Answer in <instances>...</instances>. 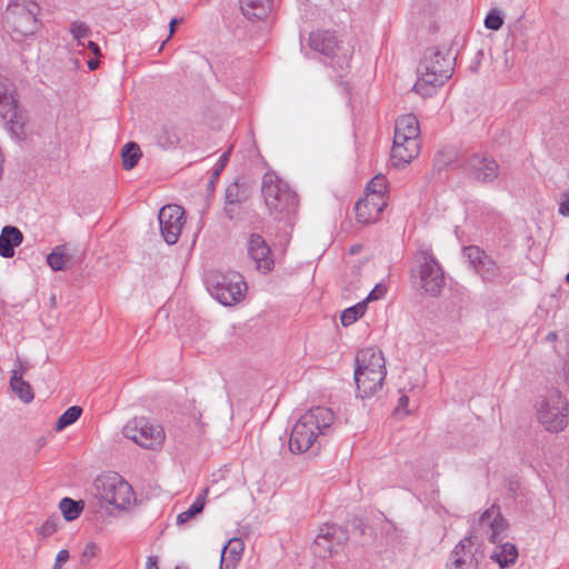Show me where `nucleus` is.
Listing matches in <instances>:
<instances>
[{
	"instance_id": "nucleus-28",
	"label": "nucleus",
	"mask_w": 569,
	"mask_h": 569,
	"mask_svg": "<svg viewBox=\"0 0 569 569\" xmlns=\"http://www.w3.org/2000/svg\"><path fill=\"white\" fill-rule=\"evenodd\" d=\"M249 199V192L244 183H240L238 180L231 182L224 192L226 202H238L243 203Z\"/></svg>"
},
{
	"instance_id": "nucleus-17",
	"label": "nucleus",
	"mask_w": 569,
	"mask_h": 569,
	"mask_svg": "<svg viewBox=\"0 0 569 569\" xmlns=\"http://www.w3.org/2000/svg\"><path fill=\"white\" fill-rule=\"evenodd\" d=\"M247 250L256 268L263 273L271 271L274 267L271 250L262 236L258 233L250 234L247 243Z\"/></svg>"
},
{
	"instance_id": "nucleus-9",
	"label": "nucleus",
	"mask_w": 569,
	"mask_h": 569,
	"mask_svg": "<svg viewBox=\"0 0 569 569\" xmlns=\"http://www.w3.org/2000/svg\"><path fill=\"white\" fill-rule=\"evenodd\" d=\"M122 433L127 439L148 450H158L162 447L166 435L159 425H153L144 417H136L129 420Z\"/></svg>"
},
{
	"instance_id": "nucleus-14",
	"label": "nucleus",
	"mask_w": 569,
	"mask_h": 569,
	"mask_svg": "<svg viewBox=\"0 0 569 569\" xmlns=\"http://www.w3.org/2000/svg\"><path fill=\"white\" fill-rule=\"evenodd\" d=\"M161 236L168 244L178 242L184 224V210L178 204L163 206L158 214Z\"/></svg>"
},
{
	"instance_id": "nucleus-26",
	"label": "nucleus",
	"mask_w": 569,
	"mask_h": 569,
	"mask_svg": "<svg viewBox=\"0 0 569 569\" xmlns=\"http://www.w3.org/2000/svg\"><path fill=\"white\" fill-rule=\"evenodd\" d=\"M71 259V256L66 253L64 244L54 247L53 250L47 256V262L53 271L67 270Z\"/></svg>"
},
{
	"instance_id": "nucleus-45",
	"label": "nucleus",
	"mask_w": 569,
	"mask_h": 569,
	"mask_svg": "<svg viewBox=\"0 0 569 569\" xmlns=\"http://www.w3.org/2000/svg\"><path fill=\"white\" fill-rule=\"evenodd\" d=\"M70 558V553L67 549H62L58 552L53 568L61 569L62 565L66 563Z\"/></svg>"
},
{
	"instance_id": "nucleus-35",
	"label": "nucleus",
	"mask_w": 569,
	"mask_h": 569,
	"mask_svg": "<svg viewBox=\"0 0 569 569\" xmlns=\"http://www.w3.org/2000/svg\"><path fill=\"white\" fill-rule=\"evenodd\" d=\"M388 190V182L385 176L377 174L367 184L366 196H377L381 200H386V193Z\"/></svg>"
},
{
	"instance_id": "nucleus-27",
	"label": "nucleus",
	"mask_w": 569,
	"mask_h": 569,
	"mask_svg": "<svg viewBox=\"0 0 569 569\" xmlns=\"http://www.w3.org/2000/svg\"><path fill=\"white\" fill-rule=\"evenodd\" d=\"M475 270L483 281L488 282H496L501 276L500 268L489 256H487Z\"/></svg>"
},
{
	"instance_id": "nucleus-10",
	"label": "nucleus",
	"mask_w": 569,
	"mask_h": 569,
	"mask_svg": "<svg viewBox=\"0 0 569 569\" xmlns=\"http://www.w3.org/2000/svg\"><path fill=\"white\" fill-rule=\"evenodd\" d=\"M0 117L13 138L24 139L26 117L18 106L14 91L2 80H0Z\"/></svg>"
},
{
	"instance_id": "nucleus-19",
	"label": "nucleus",
	"mask_w": 569,
	"mask_h": 569,
	"mask_svg": "<svg viewBox=\"0 0 569 569\" xmlns=\"http://www.w3.org/2000/svg\"><path fill=\"white\" fill-rule=\"evenodd\" d=\"M387 371H363L355 369L358 396L362 399L375 396L382 389Z\"/></svg>"
},
{
	"instance_id": "nucleus-37",
	"label": "nucleus",
	"mask_w": 569,
	"mask_h": 569,
	"mask_svg": "<svg viewBox=\"0 0 569 569\" xmlns=\"http://www.w3.org/2000/svg\"><path fill=\"white\" fill-rule=\"evenodd\" d=\"M463 256L472 268L476 269L488 254L477 246H469L463 248Z\"/></svg>"
},
{
	"instance_id": "nucleus-42",
	"label": "nucleus",
	"mask_w": 569,
	"mask_h": 569,
	"mask_svg": "<svg viewBox=\"0 0 569 569\" xmlns=\"http://www.w3.org/2000/svg\"><path fill=\"white\" fill-rule=\"evenodd\" d=\"M387 292V288L386 286L381 284V283H378L376 284V287L369 292V295L367 296L366 298V302L367 301H371V300H378V299H381Z\"/></svg>"
},
{
	"instance_id": "nucleus-22",
	"label": "nucleus",
	"mask_w": 569,
	"mask_h": 569,
	"mask_svg": "<svg viewBox=\"0 0 569 569\" xmlns=\"http://www.w3.org/2000/svg\"><path fill=\"white\" fill-rule=\"evenodd\" d=\"M243 549L244 543L240 538H231L222 547L219 569H236L237 563L241 559Z\"/></svg>"
},
{
	"instance_id": "nucleus-3",
	"label": "nucleus",
	"mask_w": 569,
	"mask_h": 569,
	"mask_svg": "<svg viewBox=\"0 0 569 569\" xmlns=\"http://www.w3.org/2000/svg\"><path fill=\"white\" fill-rule=\"evenodd\" d=\"M420 151V126L412 113L403 114L396 120L391 159L395 167L403 168Z\"/></svg>"
},
{
	"instance_id": "nucleus-13",
	"label": "nucleus",
	"mask_w": 569,
	"mask_h": 569,
	"mask_svg": "<svg viewBox=\"0 0 569 569\" xmlns=\"http://www.w3.org/2000/svg\"><path fill=\"white\" fill-rule=\"evenodd\" d=\"M348 540V533L337 525H325L320 528L313 545L312 551L319 558L331 557L337 548L343 546Z\"/></svg>"
},
{
	"instance_id": "nucleus-1",
	"label": "nucleus",
	"mask_w": 569,
	"mask_h": 569,
	"mask_svg": "<svg viewBox=\"0 0 569 569\" xmlns=\"http://www.w3.org/2000/svg\"><path fill=\"white\" fill-rule=\"evenodd\" d=\"M335 413L327 407H315L306 411L291 430L289 448L295 453L311 449L319 436L331 430Z\"/></svg>"
},
{
	"instance_id": "nucleus-30",
	"label": "nucleus",
	"mask_w": 569,
	"mask_h": 569,
	"mask_svg": "<svg viewBox=\"0 0 569 569\" xmlns=\"http://www.w3.org/2000/svg\"><path fill=\"white\" fill-rule=\"evenodd\" d=\"M208 492L209 488L203 489L202 493L196 498L192 505L186 511H182L178 515L177 522L186 523L191 518L200 513L204 508V500Z\"/></svg>"
},
{
	"instance_id": "nucleus-15",
	"label": "nucleus",
	"mask_w": 569,
	"mask_h": 569,
	"mask_svg": "<svg viewBox=\"0 0 569 569\" xmlns=\"http://www.w3.org/2000/svg\"><path fill=\"white\" fill-rule=\"evenodd\" d=\"M466 167L469 174L480 183L493 182L499 176L497 161L487 153H472Z\"/></svg>"
},
{
	"instance_id": "nucleus-32",
	"label": "nucleus",
	"mask_w": 569,
	"mask_h": 569,
	"mask_svg": "<svg viewBox=\"0 0 569 569\" xmlns=\"http://www.w3.org/2000/svg\"><path fill=\"white\" fill-rule=\"evenodd\" d=\"M59 508L64 519L68 521H72L80 516L83 509V503L82 501H76L71 498L66 497L61 499Z\"/></svg>"
},
{
	"instance_id": "nucleus-47",
	"label": "nucleus",
	"mask_w": 569,
	"mask_h": 569,
	"mask_svg": "<svg viewBox=\"0 0 569 569\" xmlns=\"http://www.w3.org/2000/svg\"><path fill=\"white\" fill-rule=\"evenodd\" d=\"M146 569H158V558L156 556L148 557Z\"/></svg>"
},
{
	"instance_id": "nucleus-12",
	"label": "nucleus",
	"mask_w": 569,
	"mask_h": 569,
	"mask_svg": "<svg viewBox=\"0 0 569 569\" xmlns=\"http://www.w3.org/2000/svg\"><path fill=\"white\" fill-rule=\"evenodd\" d=\"M310 48L325 57L337 59V64L343 67L348 63L349 51L343 50L341 41L331 31H315L309 37Z\"/></svg>"
},
{
	"instance_id": "nucleus-43",
	"label": "nucleus",
	"mask_w": 569,
	"mask_h": 569,
	"mask_svg": "<svg viewBox=\"0 0 569 569\" xmlns=\"http://www.w3.org/2000/svg\"><path fill=\"white\" fill-rule=\"evenodd\" d=\"M229 154H230V151H227L224 153L221 154L218 163H217V167L214 169V172H213V176H212V179L210 180V184H213V180L220 174V172L223 170L227 161H228V158H229Z\"/></svg>"
},
{
	"instance_id": "nucleus-33",
	"label": "nucleus",
	"mask_w": 569,
	"mask_h": 569,
	"mask_svg": "<svg viewBox=\"0 0 569 569\" xmlns=\"http://www.w3.org/2000/svg\"><path fill=\"white\" fill-rule=\"evenodd\" d=\"M367 310L366 301L358 302L357 305L345 309L340 316V321L343 327H348L361 318Z\"/></svg>"
},
{
	"instance_id": "nucleus-52",
	"label": "nucleus",
	"mask_w": 569,
	"mask_h": 569,
	"mask_svg": "<svg viewBox=\"0 0 569 569\" xmlns=\"http://www.w3.org/2000/svg\"><path fill=\"white\" fill-rule=\"evenodd\" d=\"M177 22H178V20L176 18L170 20V23H169L170 36L173 34Z\"/></svg>"
},
{
	"instance_id": "nucleus-20",
	"label": "nucleus",
	"mask_w": 569,
	"mask_h": 569,
	"mask_svg": "<svg viewBox=\"0 0 569 569\" xmlns=\"http://www.w3.org/2000/svg\"><path fill=\"white\" fill-rule=\"evenodd\" d=\"M386 206L387 200H381L377 196H366L356 203L357 220L362 223L373 222L380 217Z\"/></svg>"
},
{
	"instance_id": "nucleus-39",
	"label": "nucleus",
	"mask_w": 569,
	"mask_h": 569,
	"mask_svg": "<svg viewBox=\"0 0 569 569\" xmlns=\"http://www.w3.org/2000/svg\"><path fill=\"white\" fill-rule=\"evenodd\" d=\"M70 32L73 38L78 40L79 44H82L81 39H84L91 34L90 28L81 21H73L70 27Z\"/></svg>"
},
{
	"instance_id": "nucleus-46",
	"label": "nucleus",
	"mask_w": 569,
	"mask_h": 569,
	"mask_svg": "<svg viewBox=\"0 0 569 569\" xmlns=\"http://www.w3.org/2000/svg\"><path fill=\"white\" fill-rule=\"evenodd\" d=\"M559 213L561 216H569V193L562 194V200L559 204Z\"/></svg>"
},
{
	"instance_id": "nucleus-8",
	"label": "nucleus",
	"mask_w": 569,
	"mask_h": 569,
	"mask_svg": "<svg viewBox=\"0 0 569 569\" xmlns=\"http://www.w3.org/2000/svg\"><path fill=\"white\" fill-rule=\"evenodd\" d=\"M38 12L39 7L34 2H10L8 4L6 22L13 40L20 41L38 30Z\"/></svg>"
},
{
	"instance_id": "nucleus-11",
	"label": "nucleus",
	"mask_w": 569,
	"mask_h": 569,
	"mask_svg": "<svg viewBox=\"0 0 569 569\" xmlns=\"http://www.w3.org/2000/svg\"><path fill=\"white\" fill-rule=\"evenodd\" d=\"M96 487L100 499L118 509H126L133 495L131 486L117 475L98 478Z\"/></svg>"
},
{
	"instance_id": "nucleus-40",
	"label": "nucleus",
	"mask_w": 569,
	"mask_h": 569,
	"mask_svg": "<svg viewBox=\"0 0 569 569\" xmlns=\"http://www.w3.org/2000/svg\"><path fill=\"white\" fill-rule=\"evenodd\" d=\"M242 204L243 203L224 201L223 211L230 220L239 219L242 213Z\"/></svg>"
},
{
	"instance_id": "nucleus-44",
	"label": "nucleus",
	"mask_w": 569,
	"mask_h": 569,
	"mask_svg": "<svg viewBox=\"0 0 569 569\" xmlns=\"http://www.w3.org/2000/svg\"><path fill=\"white\" fill-rule=\"evenodd\" d=\"M97 551L98 547L94 542L87 543L82 551V559L87 561L90 560L91 558L96 557Z\"/></svg>"
},
{
	"instance_id": "nucleus-56",
	"label": "nucleus",
	"mask_w": 569,
	"mask_h": 569,
	"mask_svg": "<svg viewBox=\"0 0 569 569\" xmlns=\"http://www.w3.org/2000/svg\"><path fill=\"white\" fill-rule=\"evenodd\" d=\"M566 281L569 283V272L566 276Z\"/></svg>"
},
{
	"instance_id": "nucleus-23",
	"label": "nucleus",
	"mask_w": 569,
	"mask_h": 569,
	"mask_svg": "<svg viewBox=\"0 0 569 569\" xmlns=\"http://www.w3.org/2000/svg\"><path fill=\"white\" fill-rule=\"evenodd\" d=\"M22 240L23 234L17 227H3L0 234V256L3 258L13 257L14 247L21 244Z\"/></svg>"
},
{
	"instance_id": "nucleus-36",
	"label": "nucleus",
	"mask_w": 569,
	"mask_h": 569,
	"mask_svg": "<svg viewBox=\"0 0 569 569\" xmlns=\"http://www.w3.org/2000/svg\"><path fill=\"white\" fill-rule=\"evenodd\" d=\"M82 409L79 406L69 407L57 420L56 429L63 430L68 426L74 423L81 416Z\"/></svg>"
},
{
	"instance_id": "nucleus-5",
	"label": "nucleus",
	"mask_w": 569,
	"mask_h": 569,
	"mask_svg": "<svg viewBox=\"0 0 569 569\" xmlns=\"http://www.w3.org/2000/svg\"><path fill=\"white\" fill-rule=\"evenodd\" d=\"M415 267L410 278L415 287L430 297L440 296L445 287V272L435 256L428 250H419L415 256Z\"/></svg>"
},
{
	"instance_id": "nucleus-55",
	"label": "nucleus",
	"mask_w": 569,
	"mask_h": 569,
	"mask_svg": "<svg viewBox=\"0 0 569 569\" xmlns=\"http://www.w3.org/2000/svg\"><path fill=\"white\" fill-rule=\"evenodd\" d=\"M439 157H441V153H438L437 157H436L437 163L439 162Z\"/></svg>"
},
{
	"instance_id": "nucleus-53",
	"label": "nucleus",
	"mask_w": 569,
	"mask_h": 569,
	"mask_svg": "<svg viewBox=\"0 0 569 569\" xmlns=\"http://www.w3.org/2000/svg\"><path fill=\"white\" fill-rule=\"evenodd\" d=\"M546 339L548 341H555L557 339V333L555 331H551L547 335Z\"/></svg>"
},
{
	"instance_id": "nucleus-41",
	"label": "nucleus",
	"mask_w": 569,
	"mask_h": 569,
	"mask_svg": "<svg viewBox=\"0 0 569 569\" xmlns=\"http://www.w3.org/2000/svg\"><path fill=\"white\" fill-rule=\"evenodd\" d=\"M29 368L30 366L27 360H22L21 358L17 357V360L11 370V377L21 379L27 373Z\"/></svg>"
},
{
	"instance_id": "nucleus-4",
	"label": "nucleus",
	"mask_w": 569,
	"mask_h": 569,
	"mask_svg": "<svg viewBox=\"0 0 569 569\" xmlns=\"http://www.w3.org/2000/svg\"><path fill=\"white\" fill-rule=\"evenodd\" d=\"M261 193L269 214L274 219L281 220L290 216L298 207L296 192L273 172L263 176Z\"/></svg>"
},
{
	"instance_id": "nucleus-21",
	"label": "nucleus",
	"mask_w": 569,
	"mask_h": 569,
	"mask_svg": "<svg viewBox=\"0 0 569 569\" xmlns=\"http://www.w3.org/2000/svg\"><path fill=\"white\" fill-rule=\"evenodd\" d=\"M356 369L363 371H387L383 353L375 348L362 349L356 357Z\"/></svg>"
},
{
	"instance_id": "nucleus-16",
	"label": "nucleus",
	"mask_w": 569,
	"mask_h": 569,
	"mask_svg": "<svg viewBox=\"0 0 569 569\" xmlns=\"http://www.w3.org/2000/svg\"><path fill=\"white\" fill-rule=\"evenodd\" d=\"M445 569H478L473 536H466L456 545Z\"/></svg>"
},
{
	"instance_id": "nucleus-50",
	"label": "nucleus",
	"mask_w": 569,
	"mask_h": 569,
	"mask_svg": "<svg viewBox=\"0 0 569 569\" xmlns=\"http://www.w3.org/2000/svg\"><path fill=\"white\" fill-rule=\"evenodd\" d=\"M409 398L407 396H401L399 398L398 409L406 408L408 406Z\"/></svg>"
},
{
	"instance_id": "nucleus-34",
	"label": "nucleus",
	"mask_w": 569,
	"mask_h": 569,
	"mask_svg": "<svg viewBox=\"0 0 569 569\" xmlns=\"http://www.w3.org/2000/svg\"><path fill=\"white\" fill-rule=\"evenodd\" d=\"M180 139L174 128L163 126L157 136V143L163 149H170L178 146Z\"/></svg>"
},
{
	"instance_id": "nucleus-29",
	"label": "nucleus",
	"mask_w": 569,
	"mask_h": 569,
	"mask_svg": "<svg viewBox=\"0 0 569 569\" xmlns=\"http://www.w3.org/2000/svg\"><path fill=\"white\" fill-rule=\"evenodd\" d=\"M10 388L24 403L31 402L34 398L30 383L27 382L23 378L19 379L16 377H10Z\"/></svg>"
},
{
	"instance_id": "nucleus-18",
	"label": "nucleus",
	"mask_w": 569,
	"mask_h": 569,
	"mask_svg": "<svg viewBox=\"0 0 569 569\" xmlns=\"http://www.w3.org/2000/svg\"><path fill=\"white\" fill-rule=\"evenodd\" d=\"M478 526L483 530L490 542L498 543L501 540L500 535L507 529V521L503 519L500 508L492 505L479 517Z\"/></svg>"
},
{
	"instance_id": "nucleus-25",
	"label": "nucleus",
	"mask_w": 569,
	"mask_h": 569,
	"mask_svg": "<svg viewBox=\"0 0 569 569\" xmlns=\"http://www.w3.org/2000/svg\"><path fill=\"white\" fill-rule=\"evenodd\" d=\"M490 558L496 561L501 569L509 568L513 566L518 559V549L510 542L500 543L495 548Z\"/></svg>"
},
{
	"instance_id": "nucleus-31",
	"label": "nucleus",
	"mask_w": 569,
	"mask_h": 569,
	"mask_svg": "<svg viewBox=\"0 0 569 569\" xmlns=\"http://www.w3.org/2000/svg\"><path fill=\"white\" fill-rule=\"evenodd\" d=\"M122 166L126 170H130L137 166L141 158V150L136 142H128L123 146L122 151Z\"/></svg>"
},
{
	"instance_id": "nucleus-38",
	"label": "nucleus",
	"mask_w": 569,
	"mask_h": 569,
	"mask_svg": "<svg viewBox=\"0 0 569 569\" xmlns=\"http://www.w3.org/2000/svg\"><path fill=\"white\" fill-rule=\"evenodd\" d=\"M503 24V18L499 10L492 9L485 18V27L489 30L497 31Z\"/></svg>"
},
{
	"instance_id": "nucleus-49",
	"label": "nucleus",
	"mask_w": 569,
	"mask_h": 569,
	"mask_svg": "<svg viewBox=\"0 0 569 569\" xmlns=\"http://www.w3.org/2000/svg\"><path fill=\"white\" fill-rule=\"evenodd\" d=\"M88 48L90 49V51L96 54V56H100V48L98 46V43L93 42V41H89L88 42Z\"/></svg>"
},
{
	"instance_id": "nucleus-2",
	"label": "nucleus",
	"mask_w": 569,
	"mask_h": 569,
	"mask_svg": "<svg viewBox=\"0 0 569 569\" xmlns=\"http://www.w3.org/2000/svg\"><path fill=\"white\" fill-rule=\"evenodd\" d=\"M453 61L449 49H428L420 62V76L413 90L422 97H431L437 87L443 86L451 78Z\"/></svg>"
},
{
	"instance_id": "nucleus-24",
	"label": "nucleus",
	"mask_w": 569,
	"mask_h": 569,
	"mask_svg": "<svg viewBox=\"0 0 569 569\" xmlns=\"http://www.w3.org/2000/svg\"><path fill=\"white\" fill-rule=\"evenodd\" d=\"M240 10L248 20H262L271 11V0H240Z\"/></svg>"
},
{
	"instance_id": "nucleus-6",
	"label": "nucleus",
	"mask_w": 569,
	"mask_h": 569,
	"mask_svg": "<svg viewBox=\"0 0 569 569\" xmlns=\"http://www.w3.org/2000/svg\"><path fill=\"white\" fill-rule=\"evenodd\" d=\"M537 416L543 428L553 433L568 425L569 408L566 397L558 389H550L538 402Z\"/></svg>"
},
{
	"instance_id": "nucleus-7",
	"label": "nucleus",
	"mask_w": 569,
	"mask_h": 569,
	"mask_svg": "<svg viewBox=\"0 0 569 569\" xmlns=\"http://www.w3.org/2000/svg\"><path fill=\"white\" fill-rule=\"evenodd\" d=\"M210 293L223 306L238 303L247 291L243 277L236 271L213 272L207 278Z\"/></svg>"
},
{
	"instance_id": "nucleus-54",
	"label": "nucleus",
	"mask_w": 569,
	"mask_h": 569,
	"mask_svg": "<svg viewBox=\"0 0 569 569\" xmlns=\"http://www.w3.org/2000/svg\"><path fill=\"white\" fill-rule=\"evenodd\" d=\"M50 301H51V305H52V306H54V305H56V297H54V296H52V297H51V299H50Z\"/></svg>"
},
{
	"instance_id": "nucleus-48",
	"label": "nucleus",
	"mask_w": 569,
	"mask_h": 569,
	"mask_svg": "<svg viewBox=\"0 0 569 569\" xmlns=\"http://www.w3.org/2000/svg\"><path fill=\"white\" fill-rule=\"evenodd\" d=\"M41 531H42L43 533H46V535H50V533H52V532L54 531V525H53V523H51V522H49V521H47V522H44V523L42 525V527H41Z\"/></svg>"
},
{
	"instance_id": "nucleus-57",
	"label": "nucleus",
	"mask_w": 569,
	"mask_h": 569,
	"mask_svg": "<svg viewBox=\"0 0 569 569\" xmlns=\"http://www.w3.org/2000/svg\"><path fill=\"white\" fill-rule=\"evenodd\" d=\"M176 569H178V568H176Z\"/></svg>"
},
{
	"instance_id": "nucleus-51",
	"label": "nucleus",
	"mask_w": 569,
	"mask_h": 569,
	"mask_svg": "<svg viewBox=\"0 0 569 569\" xmlns=\"http://www.w3.org/2000/svg\"><path fill=\"white\" fill-rule=\"evenodd\" d=\"M88 68L90 70H96L99 67V60L98 59H90L88 60Z\"/></svg>"
}]
</instances>
